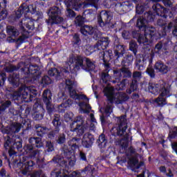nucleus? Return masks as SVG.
Here are the masks:
<instances>
[{
  "label": "nucleus",
  "instance_id": "obj_1",
  "mask_svg": "<svg viewBox=\"0 0 177 177\" xmlns=\"http://www.w3.org/2000/svg\"><path fill=\"white\" fill-rule=\"evenodd\" d=\"M81 140L77 137L73 138L68 142L69 147L64 145L62 148L63 157L57 155L52 159L54 164H57L62 168H68V167H74L75 165V151L74 149H78L77 143Z\"/></svg>",
  "mask_w": 177,
  "mask_h": 177
},
{
  "label": "nucleus",
  "instance_id": "obj_2",
  "mask_svg": "<svg viewBox=\"0 0 177 177\" xmlns=\"http://www.w3.org/2000/svg\"><path fill=\"white\" fill-rule=\"evenodd\" d=\"M154 12L149 11L145 12L143 17L138 18L136 27L138 30H146L150 27L147 26V23H153L156 20V16H160V17H163V19H167L168 15L169 14V10L167 9L165 7L161 4L156 3L152 6Z\"/></svg>",
  "mask_w": 177,
  "mask_h": 177
},
{
  "label": "nucleus",
  "instance_id": "obj_3",
  "mask_svg": "<svg viewBox=\"0 0 177 177\" xmlns=\"http://www.w3.org/2000/svg\"><path fill=\"white\" fill-rule=\"evenodd\" d=\"M37 12V8H34L32 5H28L26 3H24L21 5V6L18 8V10H15L13 15L11 16L12 20L13 21H17L19 19H21L23 15H24V19H22L21 23L22 24L21 29L24 32H26V28L28 30H34L35 28V25L34 21L35 20L32 19L30 17H28L27 15L30 13V15H35ZM26 27V28H24Z\"/></svg>",
  "mask_w": 177,
  "mask_h": 177
},
{
  "label": "nucleus",
  "instance_id": "obj_4",
  "mask_svg": "<svg viewBox=\"0 0 177 177\" xmlns=\"http://www.w3.org/2000/svg\"><path fill=\"white\" fill-rule=\"evenodd\" d=\"M148 91L152 95H159L155 100L159 107H164L167 104V98L171 96V85L167 82L160 80L158 83H149Z\"/></svg>",
  "mask_w": 177,
  "mask_h": 177
},
{
  "label": "nucleus",
  "instance_id": "obj_5",
  "mask_svg": "<svg viewBox=\"0 0 177 177\" xmlns=\"http://www.w3.org/2000/svg\"><path fill=\"white\" fill-rule=\"evenodd\" d=\"M38 95V90L34 87L22 86L18 88L17 91L13 92L8 95L10 99L16 102L21 100L25 103H30L34 100Z\"/></svg>",
  "mask_w": 177,
  "mask_h": 177
},
{
  "label": "nucleus",
  "instance_id": "obj_6",
  "mask_svg": "<svg viewBox=\"0 0 177 177\" xmlns=\"http://www.w3.org/2000/svg\"><path fill=\"white\" fill-rule=\"evenodd\" d=\"M48 74L50 77H53L57 81L66 78L65 84L67 91H71V89L74 88V82L71 80L73 79V73L70 72L68 67L64 66L60 70L57 69V68H51L48 70Z\"/></svg>",
  "mask_w": 177,
  "mask_h": 177
},
{
  "label": "nucleus",
  "instance_id": "obj_7",
  "mask_svg": "<svg viewBox=\"0 0 177 177\" xmlns=\"http://www.w3.org/2000/svg\"><path fill=\"white\" fill-rule=\"evenodd\" d=\"M140 31H144V35L140 34L137 30L131 31V38L137 39L140 45H149V42H154V39L158 38V33L156 32V28L154 27L140 30Z\"/></svg>",
  "mask_w": 177,
  "mask_h": 177
},
{
  "label": "nucleus",
  "instance_id": "obj_8",
  "mask_svg": "<svg viewBox=\"0 0 177 177\" xmlns=\"http://www.w3.org/2000/svg\"><path fill=\"white\" fill-rule=\"evenodd\" d=\"M52 124L54 127V129L48 133V139L53 140L55 138H57L56 139V142L58 145H64V143H66V134H64V133L59 134V132H60V128H62V119L60 118V115H54Z\"/></svg>",
  "mask_w": 177,
  "mask_h": 177
},
{
  "label": "nucleus",
  "instance_id": "obj_9",
  "mask_svg": "<svg viewBox=\"0 0 177 177\" xmlns=\"http://www.w3.org/2000/svg\"><path fill=\"white\" fill-rule=\"evenodd\" d=\"M125 55V46L116 45L114 46L113 51L112 50H108L103 54V62L105 67L109 70L110 68L111 60H118L120 57H123Z\"/></svg>",
  "mask_w": 177,
  "mask_h": 177
},
{
  "label": "nucleus",
  "instance_id": "obj_10",
  "mask_svg": "<svg viewBox=\"0 0 177 177\" xmlns=\"http://www.w3.org/2000/svg\"><path fill=\"white\" fill-rule=\"evenodd\" d=\"M48 19L46 20L48 26H53L54 24H62L64 21V18L62 17V8L54 6L50 7L47 11Z\"/></svg>",
  "mask_w": 177,
  "mask_h": 177
},
{
  "label": "nucleus",
  "instance_id": "obj_11",
  "mask_svg": "<svg viewBox=\"0 0 177 177\" xmlns=\"http://www.w3.org/2000/svg\"><path fill=\"white\" fill-rule=\"evenodd\" d=\"M116 127H112L111 129V133L112 136H124L127 129H128V120L127 119V115H123L117 117Z\"/></svg>",
  "mask_w": 177,
  "mask_h": 177
},
{
  "label": "nucleus",
  "instance_id": "obj_12",
  "mask_svg": "<svg viewBox=\"0 0 177 177\" xmlns=\"http://www.w3.org/2000/svg\"><path fill=\"white\" fill-rule=\"evenodd\" d=\"M6 31L7 35H8L7 37V41L9 42V44H13L15 42V44H21L24 42V41H26V39H27V36H26V35H22L17 38V37L20 35V30L13 26H7Z\"/></svg>",
  "mask_w": 177,
  "mask_h": 177
},
{
  "label": "nucleus",
  "instance_id": "obj_13",
  "mask_svg": "<svg viewBox=\"0 0 177 177\" xmlns=\"http://www.w3.org/2000/svg\"><path fill=\"white\" fill-rule=\"evenodd\" d=\"M21 72L26 75V78L30 77L33 81H37L42 75L41 66L37 64H30L28 66H24L21 68Z\"/></svg>",
  "mask_w": 177,
  "mask_h": 177
},
{
  "label": "nucleus",
  "instance_id": "obj_14",
  "mask_svg": "<svg viewBox=\"0 0 177 177\" xmlns=\"http://www.w3.org/2000/svg\"><path fill=\"white\" fill-rule=\"evenodd\" d=\"M85 131H86L85 120L82 116L76 117L71 124V131L75 133L77 138H81V136H84Z\"/></svg>",
  "mask_w": 177,
  "mask_h": 177
},
{
  "label": "nucleus",
  "instance_id": "obj_15",
  "mask_svg": "<svg viewBox=\"0 0 177 177\" xmlns=\"http://www.w3.org/2000/svg\"><path fill=\"white\" fill-rule=\"evenodd\" d=\"M52 91L49 89L44 90L41 95V106H45L49 115H52L55 111V105L52 103Z\"/></svg>",
  "mask_w": 177,
  "mask_h": 177
},
{
  "label": "nucleus",
  "instance_id": "obj_16",
  "mask_svg": "<svg viewBox=\"0 0 177 177\" xmlns=\"http://www.w3.org/2000/svg\"><path fill=\"white\" fill-rule=\"evenodd\" d=\"M156 24L160 27V29L159 31H157V29L155 28V31L158 35L157 39H153V41H157L161 39V38L167 37V32H171V30H172V28L174 27V23L169 22L168 25H167L165 21L161 19L157 20Z\"/></svg>",
  "mask_w": 177,
  "mask_h": 177
},
{
  "label": "nucleus",
  "instance_id": "obj_17",
  "mask_svg": "<svg viewBox=\"0 0 177 177\" xmlns=\"http://www.w3.org/2000/svg\"><path fill=\"white\" fill-rule=\"evenodd\" d=\"M153 59H154V53H150L147 58L143 55H137L135 62L136 68L140 71H143L146 68L147 62L149 65L153 64Z\"/></svg>",
  "mask_w": 177,
  "mask_h": 177
},
{
  "label": "nucleus",
  "instance_id": "obj_18",
  "mask_svg": "<svg viewBox=\"0 0 177 177\" xmlns=\"http://www.w3.org/2000/svg\"><path fill=\"white\" fill-rule=\"evenodd\" d=\"M97 24L100 27L109 26L113 20V12L110 10H102L97 16Z\"/></svg>",
  "mask_w": 177,
  "mask_h": 177
},
{
  "label": "nucleus",
  "instance_id": "obj_19",
  "mask_svg": "<svg viewBox=\"0 0 177 177\" xmlns=\"http://www.w3.org/2000/svg\"><path fill=\"white\" fill-rule=\"evenodd\" d=\"M34 165H35V162L32 160H27L26 156L20 158L19 162L17 163V167H21L22 168L21 173L23 175H26L30 171H32L34 169Z\"/></svg>",
  "mask_w": 177,
  "mask_h": 177
},
{
  "label": "nucleus",
  "instance_id": "obj_20",
  "mask_svg": "<svg viewBox=\"0 0 177 177\" xmlns=\"http://www.w3.org/2000/svg\"><path fill=\"white\" fill-rule=\"evenodd\" d=\"M33 111L34 113L32 114V118L35 121H41V120H43L44 115H45V113H46L44 106L38 102L35 103L33 105Z\"/></svg>",
  "mask_w": 177,
  "mask_h": 177
},
{
  "label": "nucleus",
  "instance_id": "obj_21",
  "mask_svg": "<svg viewBox=\"0 0 177 177\" xmlns=\"http://www.w3.org/2000/svg\"><path fill=\"white\" fill-rule=\"evenodd\" d=\"M86 57L81 55L73 56L69 58V63L74 65V70L75 71H80L81 68H84V62H85Z\"/></svg>",
  "mask_w": 177,
  "mask_h": 177
},
{
  "label": "nucleus",
  "instance_id": "obj_22",
  "mask_svg": "<svg viewBox=\"0 0 177 177\" xmlns=\"http://www.w3.org/2000/svg\"><path fill=\"white\" fill-rule=\"evenodd\" d=\"M93 143H95V136L91 133H84L82 140V145L83 147L85 149H91V147L93 146Z\"/></svg>",
  "mask_w": 177,
  "mask_h": 177
},
{
  "label": "nucleus",
  "instance_id": "obj_23",
  "mask_svg": "<svg viewBox=\"0 0 177 177\" xmlns=\"http://www.w3.org/2000/svg\"><path fill=\"white\" fill-rule=\"evenodd\" d=\"M24 154H27L30 158H35L39 154V150L35 149L30 142L23 147Z\"/></svg>",
  "mask_w": 177,
  "mask_h": 177
},
{
  "label": "nucleus",
  "instance_id": "obj_24",
  "mask_svg": "<svg viewBox=\"0 0 177 177\" xmlns=\"http://www.w3.org/2000/svg\"><path fill=\"white\" fill-rule=\"evenodd\" d=\"M151 2H158V0H141L136 8L137 15H142L147 9L150 8Z\"/></svg>",
  "mask_w": 177,
  "mask_h": 177
},
{
  "label": "nucleus",
  "instance_id": "obj_25",
  "mask_svg": "<svg viewBox=\"0 0 177 177\" xmlns=\"http://www.w3.org/2000/svg\"><path fill=\"white\" fill-rule=\"evenodd\" d=\"M20 73L16 72L10 74L8 77L9 84L12 88H19L20 86Z\"/></svg>",
  "mask_w": 177,
  "mask_h": 177
},
{
  "label": "nucleus",
  "instance_id": "obj_26",
  "mask_svg": "<svg viewBox=\"0 0 177 177\" xmlns=\"http://www.w3.org/2000/svg\"><path fill=\"white\" fill-rule=\"evenodd\" d=\"M154 69L156 73H159L160 74H162V75L168 74V71H169V67L161 60H158L155 63Z\"/></svg>",
  "mask_w": 177,
  "mask_h": 177
},
{
  "label": "nucleus",
  "instance_id": "obj_27",
  "mask_svg": "<svg viewBox=\"0 0 177 177\" xmlns=\"http://www.w3.org/2000/svg\"><path fill=\"white\" fill-rule=\"evenodd\" d=\"M110 45V38L109 37H102L95 44L97 50H106Z\"/></svg>",
  "mask_w": 177,
  "mask_h": 177
},
{
  "label": "nucleus",
  "instance_id": "obj_28",
  "mask_svg": "<svg viewBox=\"0 0 177 177\" xmlns=\"http://www.w3.org/2000/svg\"><path fill=\"white\" fill-rule=\"evenodd\" d=\"M35 133L39 138H44L45 135L49 133V128L42 124H36L35 126Z\"/></svg>",
  "mask_w": 177,
  "mask_h": 177
},
{
  "label": "nucleus",
  "instance_id": "obj_29",
  "mask_svg": "<svg viewBox=\"0 0 177 177\" xmlns=\"http://www.w3.org/2000/svg\"><path fill=\"white\" fill-rule=\"evenodd\" d=\"M28 142L32 145L35 149H41V147H44V142L41 137H30L28 138Z\"/></svg>",
  "mask_w": 177,
  "mask_h": 177
},
{
  "label": "nucleus",
  "instance_id": "obj_30",
  "mask_svg": "<svg viewBox=\"0 0 177 177\" xmlns=\"http://www.w3.org/2000/svg\"><path fill=\"white\" fill-rule=\"evenodd\" d=\"M7 0H0V21L5 20L8 17V10H6Z\"/></svg>",
  "mask_w": 177,
  "mask_h": 177
},
{
  "label": "nucleus",
  "instance_id": "obj_31",
  "mask_svg": "<svg viewBox=\"0 0 177 177\" xmlns=\"http://www.w3.org/2000/svg\"><path fill=\"white\" fill-rule=\"evenodd\" d=\"M104 67H105V71L106 72H102L100 75V82L101 84H107V82L109 81H110V80L111 78V77L109 74V71L111 70V67L110 66V64H109V68H107L106 67V66H104Z\"/></svg>",
  "mask_w": 177,
  "mask_h": 177
},
{
  "label": "nucleus",
  "instance_id": "obj_32",
  "mask_svg": "<svg viewBox=\"0 0 177 177\" xmlns=\"http://www.w3.org/2000/svg\"><path fill=\"white\" fill-rule=\"evenodd\" d=\"M21 129V124L15 123L11 125L8 129L5 130V133L7 135H13V133H19Z\"/></svg>",
  "mask_w": 177,
  "mask_h": 177
},
{
  "label": "nucleus",
  "instance_id": "obj_33",
  "mask_svg": "<svg viewBox=\"0 0 177 177\" xmlns=\"http://www.w3.org/2000/svg\"><path fill=\"white\" fill-rule=\"evenodd\" d=\"M84 62H86V65H83L82 70H84V71H86L87 73H92V71H95L96 66H95L94 62L91 61V59L86 57Z\"/></svg>",
  "mask_w": 177,
  "mask_h": 177
},
{
  "label": "nucleus",
  "instance_id": "obj_34",
  "mask_svg": "<svg viewBox=\"0 0 177 177\" xmlns=\"http://www.w3.org/2000/svg\"><path fill=\"white\" fill-rule=\"evenodd\" d=\"M120 10H122L124 13H127V12H131L133 9V4L131 1H123L120 6Z\"/></svg>",
  "mask_w": 177,
  "mask_h": 177
},
{
  "label": "nucleus",
  "instance_id": "obj_35",
  "mask_svg": "<svg viewBox=\"0 0 177 177\" xmlns=\"http://www.w3.org/2000/svg\"><path fill=\"white\" fill-rule=\"evenodd\" d=\"M110 71H112L113 73L114 80H112V83L120 84V81H121V78H122V72L121 71V68L115 70L111 68Z\"/></svg>",
  "mask_w": 177,
  "mask_h": 177
},
{
  "label": "nucleus",
  "instance_id": "obj_36",
  "mask_svg": "<svg viewBox=\"0 0 177 177\" xmlns=\"http://www.w3.org/2000/svg\"><path fill=\"white\" fill-rule=\"evenodd\" d=\"M132 63H133V55L128 54L123 57L121 62L122 67H129L132 66Z\"/></svg>",
  "mask_w": 177,
  "mask_h": 177
},
{
  "label": "nucleus",
  "instance_id": "obj_37",
  "mask_svg": "<svg viewBox=\"0 0 177 177\" xmlns=\"http://www.w3.org/2000/svg\"><path fill=\"white\" fill-rule=\"evenodd\" d=\"M80 32L82 35L88 37V35H93L95 33V28L88 25H84L80 28Z\"/></svg>",
  "mask_w": 177,
  "mask_h": 177
},
{
  "label": "nucleus",
  "instance_id": "obj_38",
  "mask_svg": "<svg viewBox=\"0 0 177 177\" xmlns=\"http://www.w3.org/2000/svg\"><path fill=\"white\" fill-rule=\"evenodd\" d=\"M84 18L85 21H92L95 20V12H93V10H86L82 15Z\"/></svg>",
  "mask_w": 177,
  "mask_h": 177
},
{
  "label": "nucleus",
  "instance_id": "obj_39",
  "mask_svg": "<svg viewBox=\"0 0 177 177\" xmlns=\"http://www.w3.org/2000/svg\"><path fill=\"white\" fill-rule=\"evenodd\" d=\"M97 144L100 149H104L107 146V138H106V135L104 133L99 136L97 140Z\"/></svg>",
  "mask_w": 177,
  "mask_h": 177
},
{
  "label": "nucleus",
  "instance_id": "obj_40",
  "mask_svg": "<svg viewBox=\"0 0 177 177\" xmlns=\"http://www.w3.org/2000/svg\"><path fill=\"white\" fill-rule=\"evenodd\" d=\"M63 168L55 172L56 177H74V175L68 174V168Z\"/></svg>",
  "mask_w": 177,
  "mask_h": 177
},
{
  "label": "nucleus",
  "instance_id": "obj_41",
  "mask_svg": "<svg viewBox=\"0 0 177 177\" xmlns=\"http://www.w3.org/2000/svg\"><path fill=\"white\" fill-rule=\"evenodd\" d=\"M53 82V80H52V78L48 75H44L41 77L39 84L43 86V88H46L48 85H50Z\"/></svg>",
  "mask_w": 177,
  "mask_h": 177
},
{
  "label": "nucleus",
  "instance_id": "obj_42",
  "mask_svg": "<svg viewBox=\"0 0 177 177\" xmlns=\"http://www.w3.org/2000/svg\"><path fill=\"white\" fill-rule=\"evenodd\" d=\"M138 86H139V82L137 80H131V82L130 83L129 88H127L126 90L127 93H128L129 95H131L132 92H135L136 91H138Z\"/></svg>",
  "mask_w": 177,
  "mask_h": 177
},
{
  "label": "nucleus",
  "instance_id": "obj_43",
  "mask_svg": "<svg viewBox=\"0 0 177 177\" xmlns=\"http://www.w3.org/2000/svg\"><path fill=\"white\" fill-rule=\"evenodd\" d=\"M120 69V71L122 72V77L123 78H132V72L129 67L122 66Z\"/></svg>",
  "mask_w": 177,
  "mask_h": 177
},
{
  "label": "nucleus",
  "instance_id": "obj_44",
  "mask_svg": "<svg viewBox=\"0 0 177 177\" xmlns=\"http://www.w3.org/2000/svg\"><path fill=\"white\" fill-rule=\"evenodd\" d=\"M96 50H97V47H96V44H95L94 46L88 44L85 47L84 53L86 56H91V54L93 53V52H96Z\"/></svg>",
  "mask_w": 177,
  "mask_h": 177
},
{
  "label": "nucleus",
  "instance_id": "obj_45",
  "mask_svg": "<svg viewBox=\"0 0 177 177\" xmlns=\"http://www.w3.org/2000/svg\"><path fill=\"white\" fill-rule=\"evenodd\" d=\"M85 21H85V18H84L83 15H77L75 17V24L76 27H81V28H82V27H84Z\"/></svg>",
  "mask_w": 177,
  "mask_h": 177
},
{
  "label": "nucleus",
  "instance_id": "obj_46",
  "mask_svg": "<svg viewBox=\"0 0 177 177\" xmlns=\"http://www.w3.org/2000/svg\"><path fill=\"white\" fill-rule=\"evenodd\" d=\"M128 84H129V80L128 79H123L119 84L118 83L117 91H124Z\"/></svg>",
  "mask_w": 177,
  "mask_h": 177
},
{
  "label": "nucleus",
  "instance_id": "obj_47",
  "mask_svg": "<svg viewBox=\"0 0 177 177\" xmlns=\"http://www.w3.org/2000/svg\"><path fill=\"white\" fill-rule=\"evenodd\" d=\"M71 42L73 46H80L81 45V37L79 33H74L73 35Z\"/></svg>",
  "mask_w": 177,
  "mask_h": 177
},
{
  "label": "nucleus",
  "instance_id": "obj_48",
  "mask_svg": "<svg viewBox=\"0 0 177 177\" xmlns=\"http://www.w3.org/2000/svg\"><path fill=\"white\" fill-rule=\"evenodd\" d=\"M55 151V145L52 141H46L45 153L50 154Z\"/></svg>",
  "mask_w": 177,
  "mask_h": 177
},
{
  "label": "nucleus",
  "instance_id": "obj_49",
  "mask_svg": "<svg viewBox=\"0 0 177 177\" xmlns=\"http://www.w3.org/2000/svg\"><path fill=\"white\" fill-rule=\"evenodd\" d=\"M151 53H154V56H156V53L158 55H162V53H164V51H162V42H158L155 46L153 51H152Z\"/></svg>",
  "mask_w": 177,
  "mask_h": 177
},
{
  "label": "nucleus",
  "instance_id": "obj_50",
  "mask_svg": "<svg viewBox=\"0 0 177 177\" xmlns=\"http://www.w3.org/2000/svg\"><path fill=\"white\" fill-rule=\"evenodd\" d=\"M12 147L18 151L23 149V140L20 138H18V139L15 140L12 144Z\"/></svg>",
  "mask_w": 177,
  "mask_h": 177
},
{
  "label": "nucleus",
  "instance_id": "obj_51",
  "mask_svg": "<svg viewBox=\"0 0 177 177\" xmlns=\"http://www.w3.org/2000/svg\"><path fill=\"white\" fill-rule=\"evenodd\" d=\"M104 96L106 97L108 102L113 103L114 102V97H113V93L110 91V88H105L104 90Z\"/></svg>",
  "mask_w": 177,
  "mask_h": 177
},
{
  "label": "nucleus",
  "instance_id": "obj_52",
  "mask_svg": "<svg viewBox=\"0 0 177 177\" xmlns=\"http://www.w3.org/2000/svg\"><path fill=\"white\" fill-rule=\"evenodd\" d=\"M154 70V68H153V66H151V65L149 64L145 71L146 74H147V75H149V77H150L151 80L156 78V71Z\"/></svg>",
  "mask_w": 177,
  "mask_h": 177
},
{
  "label": "nucleus",
  "instance_id": "obj_53",
  "mask_svg": "<svg viewBox=\"0 0 177 177\" xmlns=\"http://www.w3.org/2000/svg\"><path fill=\"white\" fill-rule=\"evenodd\" d=\"M129 50L133 52V55L136 56L138 53V43L136 41L131 40L129 43Z\"/></svg>",
  "mask_w": 177,
  "mask_h": 177
},
{
  "label": "nucleus",
  "instance_id": "obj_54",
  "mask_svg": "<svg viewBox=\"0 0 177 177\" xmlns=\"http://www.w3.org/2000/svg\"><path fill=\"white\" fill-rule=\"evenodd\" d=\"M118 100L119 103L122 104L124 102H128V100H129V96H128L125 93H120L119 94Z\"/></svg>",
  "mask_w": 177,
  "mask_h": 177
},
{
  "label": "nucleus",
  "instance_id": "obj_55",
  "mask_svg": "<svg viewBox=\"0 0 177 177\" xmlns=\"http://www.w3.org/2000/svg\"><path fill=\"white\" fill-rule=\"evenodd\" d=\"M10 106H12V102L10 100H6L0 106V111H5V110L9 109Z\"/></svg>",
  "mask_w": 177,
  "mask_h": 177
},
{
  "label": "nucleus",
  "instance_id": "obj_56",
  "mask_svg": "<svg viewBox=\"0 0 177 177\" xmlns=\"http://www.w3.org/2000/svg\"><path fill=\"white\" fill-rule=\"evenodd\" d=\"M132 80H135L137 81V82H139V81H140V80L142 79V72H139V71H134L132 73Z\"/></svg>",
  "mask_w": 177,
  "mask_h": 177
},
{
  "label": "nucleus",
  "instance_id": "obj_57",
  "mask_svg": "<svg viewBox=\"0 0 177 177\" xmlns=\"http://www.w3.org/2000/svg\"><path fill=\"white\" fill-rule=\"evenodd\" d=\"M128 164L131 168H133V167L139 164V160H138V158L136 157H132L129 160Z\"/></svg>",
  "mask_w": 177,
  "mask_h": 177
},
{
  "label": "nucleus",
  "instance_id": "obj_58",
  "mask_svg": "<svg viewBox=\"0 0 177 177\" xmlns=\"http://www.w3.org/2000/svg\"><path fill=\"white\" fill-rule=\"evenodd\" d=\"M122 37L124 39H131L132 38V31L124 30L122 32Z\"/></svg>",
  "mask_w": 177,
  "mask_h": 177
},
{
  "label": "nucleus",
  "instance_id": "obj_59",
  "mask_svg": "<svg viewBox=\"0 0 177 177\" xmlns=\"http://www.w3.org/2000/svg\"><path fill=\"white\" fill-rule=\"evenodd\" d=\"M78 158L80 161L88 163V158H86V153L85 152L80 151Z\"/></svg>",
  "mask_w": 177,
  "mask_h": 177
},
{
  "label": "nucleus",
  "instance_id": "obj_60",
  "mask_svg": "<svg viewBox=\"0 0 177 177\" xmlns=\"http://www.w3.org/2000/svg\"><path fill=\"white\" fill-rule=\"evenodd\" d=\"M123 140H124V142H122V147L123 149L128 148V146H129V136L128 133H126V136L124 137Z\"/></svg>",
  "mask_w": 177,
  "mask_h": 177
},
{
  "label": "nucleus",
  "instance_id": "obj_61",
  "mask_svg": "<svg viewBox=\"0 0 177 177\" xmlns=\"http://www.w3.org/2000/svg\"><path fill=\"white\" fill-rule=\"evenodd\" d=\"M169 139H176L177 138V127H174L171 131L169 133Z\"/></svg>",
  "mask_w": 177,
  "mask_h": 177
},
{
  "label": "nucleus",
  "instance_id": "obj_62",
  "mask_svg": "<svg viewBox=\"0 0 177 177\" xmlns=\"http://www.w3.org/2000/svg\"><path fill=\"white\" fill-rule=\"evenodd\" d=\"M6 73H0V89L5 85V82L6 81Z\"/></svg>",
  "mask_w": 177,
  "mask_h": 177
},
{
  "label": "nucleus",
  "instance_id": "obj_63",
  "mask_svg": "<svg viewBox=\"0 0 177 177\" xmlns=\"http://www.w3.org/2000/svg\"><path fill=\"white\" fill-rule=\"evenodd\" d=\"M12 142L13 140H12L10 137H8L7 140H6L4 142V149L6 150H8V149H10V146L12 145Z\"/></svg>",
  "mask_w": 177,
  "mask_h": 177
},
{
  "label": "nucleus",
  "instance_id": "obj_64",
  "mask_svg": "<svg viewBox=\"0 0 177 177\" xmlns=\"http://www.w3.org/2000/svg\"><path fill=\"white\" fill-rule=\"evenodd\" d=\"M19 68H20L18 66H16L15 65H10L6 68V73H13V71H17V70H19Z\"/></svg>",
  "mask_w": 177,
  "mask_h": 177
}]
</instances>
